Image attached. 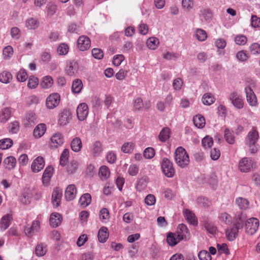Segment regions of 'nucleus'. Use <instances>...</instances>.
Instances as JSON below:
<instances>
[{"instance_id": "c756f323", "label": "nucleus", "mask_w": 260, "mask_h": 260, "mask_svg": "<svg viewBox=\"0 0 260 260\" xmlns=\"http://www.w3.org/2000/svg\"><path fill=\"white\" fill-rule=\"evenodd\" d=\"M181 240H179L176 233H169L167 236V241L168 244L171 246L176 245Z\"/></svg>"}, {"instance_id": "4be33fe9", "label": "nucleus", "mask_w": 260, "mask_h": 260, "mask_svg": "<svg viewBox=\"0 0 260 260\" xmlns=\"http://www.w3.org/2000/svg\"><path fill=\"white\" fill-rule=\"evenodd\" d=\"M258 138V132L253 128L250 131L246 137V144H256Z\"/></svg>"}, {"instance_id": "de8ad7c7", "label": "nucleus", "mask_w": 260, "mask_h": 260, "mask_svg": "<svg viewBox=\"0 0 260 260\" xmlns=\"http://www.w3.org/2000/svg\"><path fill=\"white\" fill-rule=\"evenodd\" d=\"M13 144V140L10 138H5L0 140V149L5 150L10 148Z\"/></svg>"}, {"instance_id": "3c124183", "label": "nucleus", "mask_w": 260, "mask_h": 260, "mask_svg": "<svg viewBox=\"0 0 260 260\" xmlns=\"http://www.w3.org/2000/svg\"><path fill=\"white\" fill-rule=\"evenodd\" d=\"M135 145L132 142H126L122 146L121 150L124 153H132L134 149Z\"/></svg>"}, {"instance_id": "8fccbe9b", "label": "nucleus", "mask_w": 260, "mask_h": 260, "mask_svg": "<svg viewBox=\"0 0 260 260\" xmlns=\"http://www.w3.org/2000/svg\"><path fill=\"white\" fill-rule=\"evenodd\" d=\"M19 123L17 121L11 122L9 123L8 129L11 134H16L19 130Z\"/></svg>"}, {"instance_id": "f704fd0d", "label": "nucleus", "mask_w": 260, "mask_h": 260, "mask_svg": "<svg viewBox=\"0 0 260 260\" xmlns=\"http://www.w3.org/2000/svg\"><path fill=\"white\" fill-rule=\"evenodd\" d=\"M109 237V233L107 228L103 227L101 228L98 232V239L101 243H104L106 241Z\"/></svg>"}, {"instance_id": "5fc2aeb1", "label": "nucleus", "mask_w": 260, "mask_h": 260, "mask_svg": "<svg viewBox=\"0 0 260 260\" xmlns=\"http://www.w3.org/2000/svg\"><path fill=\"white\" fill-rule=\"evenodd\" d=\"M39 84L38 79L35 76H30L28 80L27 87L30 89H34L37 87Z\"/></svg>"}, {"instance_id": "c03bdc74", "label": "nucleus", "mask_w": 260, "mask_h": 260, "mask_svg": "<svg viewBox=\"0 0 260 260\" xmlns=\"http://www.w3.org/2000/svg\"><path fill=\"white\" fill-rule=\"evenodd\" d=\"M159 41L155 37L149 38L146 42L147 47L151 50L155 49L159 45Z\"/></svg>"}, {"instance_id": "0eeeda50", "label": "nucleus", "mask_w": 260, "mask_h": 260, "mask_svg": "<svg viewBox=\"0 0 260 260\" xmlns=\"http://www.w3.org/2000/svg\"><path fill=\"white\" fill-rule=\"evenodd\" d=\"M229 100L232 105L237 109H242L244 106V102L242 96L236 92H232L229 95Z\"/></svg>"}, {"instance_id": "aec40b11", "label": "nucleus", "mask_w": 260, "mask_h": 260, "mask_svg": "<svg viewBox=\"0 0 260 260\" xmlns=\"http://www.w3.org/2000/svg\"><path fill=\"white\" fill-rule=\"evenodd\" d=\"M78 64L76 61H71L67 66L66 72L68 75L72 76L75 75L78 72Z\"/></svg>"}, {"instance_id": "ea45409f", "label": "nucleus", "mask_w": 260, "mask_h": 260, "mask_svg": "<svg viewBox=\"0 0 260 260\" xmlns=\"http://www.w3.org/2000/svg\"><path fill=\"white\" fill-rule=\"evenodd\" d=\"M53 83V80L51 76H47L43 78L41 82V86L42 88L47 89L51 87Z\"/></svg>"}, {"instance_id": "72a5a7b5", "label": "nucleus", "mask_w": 260, "mask_h": 260, "mask_svg": "<svg viewBox=\"0 0 260 260\" xmlns=\"http://www.w3.org/2000/svg\"><path fill=\"white\" fill-rule=\"evenodd\" d=\"M215 98L211 93H206L203 94L202 101L204 105L210 106L214 103Z\"/></svg>"}, {"instance_id": "f8f14e48", "label": "nucleus", "mask_w": 260, "mask_h": 260, "mask_svg": "<svg viewBox=\"0 0 260 260\" xmlns=\"http://www.w3.org/2000/svg\"><path fill=\"white\" fill-rule=\"evenodd\" d=\"M63 137L60 133H56L50 139V147L56 148L63 143Z\"/></svg>"}, {"instance_id": "2eb2a0df", "label": "nucleus", "mask_w": 260, "mask_h": 260, "mask_svg": "<svg viewBox=\"0 0 260 260\" xmlns=\"http://www.w3.org/2000/svg\"><path fill=\"white\" fill-rule=\"evenodd\" d=\"M247 102L251 106H255L257 103V99L253 90L250 87L245 88Z\"/></svg>"}, {"instance_id": "603ef678", "label": "nucleus", "mask_w": 260, "mask_h": 260, "mask_svg": "<svg viewBox=\"0 0 260 260\" xmlns=\"http://www.w3.org/2000/svg\"><path fill=\"white\" fill-rule=\"evenodd\" d=\"M47 252V248L46 246L43 244L37 245L36 247L35 253L38 256H42L44 255Z\"/></svg>"}, {"instance_id": "dca6fc26", "label": "nucleus", "mask_w": 260, "mask_h": 260, "mask_svg": "<svg viewBox=\"0 0 260 260\" xmlns=\"http://www.w3.org/2000/svg\"><path fill=\"white\" fill-rule=\"evenodd\" d=\"M77 194V188L74 184L69 185L64 193V196L67 200L72 201L73 200L76 196Z\"/></svg>"}, {"instance_id": "bb28decb", "label": "nucleus", "mask_w": 260, "mask_h": 260, "mask_svg": "<svg viewBox=\"0 0 260 260\" xmlns=\"http://www.w3.org/2000/svg\"><path fill=\"white\" fill-rule=\"evenodd\" d=\"M235 202L236 204L241 210H246L249 208V202L245 198L238 197L236 199Z\"/></svg>"}, {"instance_id": "bf43d9fd", "label": "nucleus", "mask_w": 260, "mask_h": 260, "mask_svg": "<svg viewBox=\"0 0 260 260\" xmlns=\"http://www.w3.org/2000/svg\"><path fill=\"white\" fill-rule=\"evenodd\" d=\"M198 257L200 260H212V257L210 253L205 250L200 251L198 253Z\"/></svg>"}, {"instance_id": "052dcab7", "label": "nucleus", "mask_w": 260, "mask_h": 260, "mask_svg": "<svg viewBox=\"0 0 260 260\" xmlns=\"http://www.w3.org/2000/svg\"><path fill=\"white\" fill-rule=\"evenodd\" d=\"M247 41V38L243 35H239L235 37V42L238 45H244Z\"/></svg>"}, {"instance_id": "423d86ee", "label": "nucleus", "mask_w": 260, "mask_h": 260, "mask_svg": "<svg viewBox=\"0 0 260 260\" xmlns=\"http://www.w3.org/2000/svg\"><path fill=\"white\" fill-rule=\"evenodd\" d=\"M259 226V221L256 218H250L245 223L246 232L249 235L254 234Z\"/></svg>"}, {"instance_id": "680f3d73", "label": "nucleus", "mask_w": 260, "mask_h": 260, "mask_svg": "<svg viewBox=\"0 0 260 260\" xmlns=\"http://www.w3.org/2000/svg\"><path fill=\"white\" fill-rule=\"evenodd\" d=\"M217 248L218 251L220 254L224 253L226 255H228L230 254V251L228 247L226 244L222 243L221 244H217Z\"/></svg>"}, {"instance_id": "13d9d810", "label": "nucleus", "mask_w": 260, "mask_h": 260, "mask_svg": "<svg viewBox=\"0 0 260 260\" xmlns=\"http://www.w3.org/2000/svg\"><path fill=\"white\" fill-rule=\"evenodd\" d=\"M100 217L103 222L108 221L110 217L108 210L106 208L102 209L100 213Z\"/></svg>"}, {"instance_id": "a878e982", "label": "nucleus", "mask_w": 260, "mask_h": 260, "mask_svg": "<svg viewBox=\"0 0 260 260\" xmlns=\"http://www.w3.org/2000/svg\"><path fill=\"white\" fill-rule=\"evenodd\" d=\"M61 216L58 213H52L50 217V224L53 227L58 226L61 223Z\"/></svg>"}, {"instance_id": "7ed1b4c3", "label": "nucleus", "mask_w": 260, "mask_h": 260, "mask_svg": "<svg viewBox=\"0 0 260 260\" xmlns=\"http://www.w3.org/2000/svg\"><path fill=\"white\" fill-rule=\"evenodd\" d=\"M255 167L254 161L249 157H243L239 162L238 169L240 172L247 173Z\"/></svg>"}, {"instance_id": "774afa93", "label": "nucleus", "mask_w": 260, "mask_h": 260, "mask_svg": "<svg viewBox=\"0 0 260 260\" xmlns=\"http://www.w3.org/2000/svg\"><path fill=\"white\" fill-rule=\"evenodd\" d=\"M250 50L252 54H256L260 53V45L257 43L252 44L250 46Z\"/></svg>"}, {"instance_id": "e2e57ef3", "label": "nucleus", "mask_w": 260, "mask_h": 260, "mask_svg": "<svg viewBox=\"0 0 260 260\" xmlns=\"http://www.w3.org/2000/svg\"><path fill=\"white\" fill-rule=\"evenodd\" d=\"M13 54V49L11 46H8L3 49V55L5 59L10 58Z\"/></svg>"}, {"instance_id": "4468645a", "label": "nucleus", "mask_w": 260, "mask_h": 260, "mask_svg": "<svg viewBox=\"0 0 260 260\" xmlns=\"http://www.w3.org/2000/svg\"><path fill=\"white\" fill-rule=\"evenodd\" d=\"M12 220V214H7L3 216L0 221V230L3 231H5L10 225Z\"/></svg>"}, {"instance_id": "f257e3e1", "label": "nucleus", "mask_w": 260, "mask_h": 260, "mask_svg": "<svg viewBox=\"0 0 260 260\" xmlns=\"http://www.w3.org/2000/svg\"><path fill=\"white\" fill-rule=\"evenodd\" d=\"M175 159L176 164L182 168L187 166L189 162V156L185 149L182 147H179L176 149Z\"/></svg>"}, {"instance_id": "09e8293b", "label": "nucleus", "mask_w": 260, "mask_h": 260, "mask_svg": "<svg viewBox=\"0 0 260 260\" xmlns=\"http://www.w3.org/2000/svg\"><path fill=\"white\" fill-rule=\"evenodd\" d=\"M12 79V76L10 72L4 71L0 74V82L3 83H8Z\"/></svg>"}, {"instance_id": "f3484780", "label": "nucleus", "mask_w": 260, "mask_h": 260, "mask_svg": "<svg viewBox=\"0 0 260 260\" xmlns=\"http://www.w3.org/2000/svg\"><path fill=\"white\" fill-rule=\"evenodd\" d=\"M40 227V222L37 220H35L32 221L31 226H26L25 228V233L27 236L31 237L35 232L39 231Z\"/></svg>"}, {"instance_id": "f03ea898", "label": "nucleus", "mask_w": 260, "mask_h": 260, "mask_svg": "<svg viewBox=\"0 0 260 260\" xmlns=\"http://www.w3.org/2000/svg\"><path fill=\"white\" fill-rule=\"evenodd\" d=\"M161 168L164 175L169 178H172L175 174V170L173 164L167 158L164 157L161 161Z\"/></svg>"}, {"instance_id": "393cba45", "label": "nucleus", "mask_w": 260, "mask_h": 260, "mask_svg": "<svg viewBox=\"0 0 260 260\" xmlns=\"http://www.w3.org/2000/svg\"><path fill=\"white\" fill-rule=\"evenodd\" d=\"M53 168L51 166L47 167L44 171L42 176V181L44 185H47L53 174Z\"/></svg>"}, {"instance_id": "a211bd4d", "label": "nucleus", "mask_w": 260, "mask_h": 260, "mask_svg": "<svg viewBox=\"0 0 260 260\" xmlns=\"http://www.w3.org/2000/svg\"><path fill=\"white\" fill-rule=\"evenodd\" d=\"M61 197L62 191L60 189L57 188L53 190L52 194V203L54 207L59 206Z\"/></svg>"}, {"instance_id": "412c9836", "label": "nucleus", "mask_w": 260, "mask_h": 260, "mask_svg": "<svg viewBox=\"0 0 260 260\" xmlns=\"http://www.w3.org/2000/svg\"><path fill=\"white\" fill-rule=\"evenodd\" d=\"M239 229V228L236 227L235 225L228 228L225 232L227 239L230 241H234L238 235Z\"/></svg>"}, {"instance_id": "37998d69", "label": "nucleus", "mask_w": 260, "mask_h": 260, "mask_svg": "<svg viewBox=\"0 0 260 260\" xmlns=\"http://www.w3.org/2000/svg\"><path fill=\"white\" fill-rule=\"evenodd\" d=\"M218 218L221 222L225 224L230 225L232 223V217L226 212L221 213L218 216Z\"/></svg>"}, {"instance_id": "b1692460", "label": "nucleus", "mask_w": 260, "mask_h": 260, "mask_svg": "<svg viewBox=\"0 0 260 260\" xmlns=\"http://www.w3.org/2000/svg\"><path fill=\"white\" fill-rule=\"evenodd\" d=\"M3 163L6 169L11 170L16 166V159L14 156H9L4 160Z\"/></svg>"}, {"instance_id": "c85d7f7f", "label": "nucleus", "mask_w": 260, "mask_h": 260, "mask_svg": "<svg viewBox=\"0 0 260 260\" xmlns=\"http://www.w3.org/2000/svg\"><path fill=\"white\" fill-rule=\"evenodd\" d=\"M46 127L45 124L40 123L38 124L34 130V136L35 138L41 137L45 133Z\"/></svg>"}, {"instance_id": "20e7f679", "label": "nucleus", "mask_w": 260, "mask_h": 260, "mask_svg": "<svg viewBox=\"0 0 260 260\" xmlns=\"http://www.w3.org/2000/svg\"><path fill=\"white\" fill-rule=\"evenodd\" d=\"M72 114L69 109H64L58 114V124L60 126L66 125L72 119Z\"/></svg>"}, {"instance_id": "864d4df0", "label": "nucleus", "mask_w": 260, "mask_h": 260, "mask_svg": "<svg viewBox=\"0 0 260 260\" xmlns=\"http://www.w3.org/2000/svg\"><path fill=\"white\" fill-rule=\"evenodd\" d=\"M78 162L76 160L71 161L67 166V172L70 174H72L75 173L78 168Z\"/></svg>"}, {"instance_id": "6ab92c4d", "label": "nucleus", "mask_w": 260, "mask_h": 260, "mask_svg": "<svg viewBox=\"0 0 260 260\" xmlns=\"http://www.w3.org/2000/svg\"><path fill=\"white\" fill-rule=\"evenodd\" d=\"M183 214L186 220L191 224L197 225L198 223V220L195 214L189 209H185Z\"/></svg>"}, {"instance_id": "e433bc0d", "label": "nucleus", "mask_w": 260, "mask_h": 260, "mask_svg": "<svg viewBox=\"0 0 260 260\" xmlns=\"http://www.w3.org/2000/svg\"><path fill=\"white\" fill-rule=\"evenodd\" d=\"M200 12V16L203 18L206 21H210L213 17V12L210 9H202Z\"/></svg>"}, {"instance_id": "ddd939ff", "label": "nucleus", "mask_w": 260, "mask_h": 260, "mask_svg": "<svg viewBox=\"0 0 260 260\" xmlns=\"http://www.w3.org/2000/svg\"><path fill=\"white\" fill-rule=\"evenodd\" d=\"M90 152L94 157L100 156L103 150V145L99 141L94 142L90 148Z\"/></svg>"}, {"instance_id": "6e6d98bb", "label": "nucleus", "mask_w": 260, "mask_h": 260, "mask_svg": "<svg viewBox=\"0 0 260 260\" xmlns=\"http://www.w3.org/2000/svg\"><path fill=\"white\" fill-rule=\"evenodd\" d=\"M155 150L152 147L146 148L143 152V156L146 159H151L155 155Z\"/></svg>"}, {"instance_id": "49530a36", "label": "nucleus", "mask_w": 260, "mask_h": 260, "mask_svg": "<svg viewBox=\"0 0 260 260\" xmlns=\"http://www.w3.org/2000/svg\"><path fill=\"white\" fill-rule=\"evenodd\" d=\"M11 115V111L9 108H5L0 114V121L3 123L6 122Z\"/></svg>"}, {"instance_id": "58836bf2", "label": "nucleus", "mask_w": 260, "mask_h": 260, "mask_svg": "<svg viewBox=\"0 0 260 260\" xmlns=\"http://www.w3.org/2000/svg\"><path fill=\"white\" fill-rule=\"evenodd\" d=\"M82 146V142L79 138H75L73 139L71 143V147L73 151L74 152H79Z\"/></svg>"}, {"instance_id": "0e129e2a", "label": "nucleus", "mask_w": 260, "mask_h": 260, "mask_svg": "<svg viewBox=\"0 0 260 260\" xmlns=\"http://www.w3.org/2000/svg\"><path fill=\"white\" fill-rule=\"evenodd\" d=\"M213 144V141L211 137L207 136L204 138L202 141V146L205 148H210Z\"/></svg>"}, {"instance_id": "4d7b16f0", "label": "nucleus", "mask_w": 260, "mask_h": 260, "mask_svg": "<svg viewBox=\"0 0 260 260\" xmlns=\"http://www.w3.org/2000/svg\"><path fill=\"white\" fill-rule=\"evenodd\" d=\"M17 79L19 82H24L28 78V75L26 71L21 69L17 74Z\"/></svg>"}, {"instance_id": "6e6552de", "label": "nucleus", "mask_w": 260, "mask_h": 260, "mask_svg": "<svg viewBox=\"0 0 260 260\" xmlns=\"http://www.w3.org/2000/svg\"><path fill=\"white\" fill-rule=\"evenodd\" d=\"M90 40L86 36H81L77 40V47L80 51H86L90 47Z\"/></svg>"}, {"instance_id": "c9c22d12", "label": "nucleus", "mask_w": 260, "mask_h": 260, "mask_svg": "<svg viewBox=\"0 0 260 260\" xmlns=\"http://www.w3.org/2000/svg\"><path fill=\"white\" fill-rule=\"evenodd\" d=\"M91 197L89 193H86L82 195L79 201L80 205L83 208L88 206L91 203Z\"/></svg>"}, {"instance_id": "9b49d317", "label": "nucleus", "mask_w": 260, "mask_h": 260, "mask_svg": "<svg viewBox=\"0 0 260 260\" xmlns=\"http://www.w3.org/2000/svg\"><path fill=\"white\" fill-rule=\"evenodd\" d=\"M45 161L43 157L38 156L32 161L31 165V169L34 173H38L41 171L44 167Z\"/></svg>"}, {"instance_id": "cd10ccee", "label": "nucleus", "mask_w": 260, "mask_h": 260, "mask_svg": "<svg viewBox=\"0 0 260 260\" xmlns=\"http://www.w3.org/2000/svg\"><path fill=\"white\" fill-rule=\"evenodd\" d=\"M193 36L200 42H203L207 38V32L201 28H196L194 30Z\"/></svg>"}, {"instance_id": "79ce46f5", "label": "nucleus", "mask_w": 260, "mask_h": 260, "mask_svg": "<svg viewBox=\"0 0 260 260\" xmlns=\"http://www.w3.org/2000/svg\"><path fill=\"white\" fill-rule=\"evenodd\" d=\"M170 131L169 128H163L158 135L159 140L162 142H166L170 138Z\"/></svg>"}, {"instance_id": "1a4fd4ad", "label": "nucleus", "mask_w": 260, "mask_h": 260, "mask_svg": "<svg viewBox=\"0 0 260 260\" xmlns=\"http://www.w3.org/2000/svg\"><path fill=\"white\" fill-rule=\"evenodd\" d=\"M175 233L177 235L179 240H188L189 239L190 233L189 230L184 224H179Z\"/></svg>"}, {"instance_id": "9d476101", "label": "nucleus", "mask_w": 260, "mask_h": 260, "mask_svg": "<svg viewBox=\"0 0 260 260\" xmlns=\"http://www.w3.org/2000/svg\"><path fill=\"white\" fill-rule=\"evenodd\" d=\"M77 116L78 119L83 121L87 117L88 114V107L86 103H82L80 104L77 107Z\"/></svg>"}, {"instance_id": "4c0bfd02", "label": "nucleus", "mask_w": 260, "mask_h": 260, "mask_svg": "<svg viewBox=\"0 0 260 260\" xmlns=\"http://www.w3.org/2000/svg\"><path fill=\"white\" fill-rule=\"evenodd\" d=\"M99 176L102 180H107L110 176V171L106 166H102L100 167L99 172Z\"/></svg>"}, {"instance_id": "7c9ffc66", "label": "nucleus", "mask_w": 260, "mask_h": 260, "mask_svg": "<svg viewBox=\"0 0 260 260\" xmlns=\"http://www.w3.org/2000/svg\"><path fill=\"white\" fill-rule=\"evenodd\" d=\"M224 137L227 143L230 144H233L235 142L234 132L228 128H226L224 131Z\"/></svg>"}, {"instance_id": "5701e85b", "label": "nucleus", "mask_w": 260, "mask_h": 260, "mask_svg": "<svg viewBox=\"0 0 260 260\" xmlns=\"http://www.w3.org/2000/svg\"><path fill=\"white\" fill-rule=\"evenodd\" d=\"M245 220V215L241 212H238L234 217V225L241 229L243 226Z\"/></svg>"}, {"instance_id": "39448f33", "label": "nucleus", "mask_w": 260, "mask_h": 260, "mask_svg": "<svg viewBox=\"0 0 260 260\" xmlns=\"http://www.w3.org/2000/svg\"><path fill=\"white\" fill-rule=\"evenodd\" d=\"M60 96L57 93L50 94L46 100V106L48 109H53L59 104Z\"/></svg>"}, {"instance_id": "69168bd1", "label": "nucleus", "mask_w": 260, "mask_h": 260, "mask_svg": "<svg viewBox=\"0 0 260 260\" xmlns=\"http://www.w3.org/2000/svg\"><path fill=\"white\" fill-rule=\"evenodd\" d=\"M69 51L68 46L64 43H62L57 48V52L59 55H66Z\"/></svg>"}, {"instance_id": "338daca9", "label": "nucleus", "mask_w": 260, "mask_h": 260, "mask_svg": "<svg viewBox=\"0 0 260 260\" xmlns=\"http://www.w3.org/2000/svg\"><path fill=\"white\" fill-rule=\"evenodd\" d=\"M10 34L13 39L18 40L21 35L20 30L18 27H13L11 29Z\"/></svg>"}, {"instance_id": "473e14b6", "label": "nucleus", "mask_w": 260, "mask_h": 260, "mask_svg": "<svg viewBox=\"0 0 260 260\" xmlns=\"http://www.w3.org/2000/svg\"><path fill=\"white\" fill-rule=\"evenodd\" d=\"M25 26L29 29H36L39 26V22L37 19L29 18L25 21Z\"/></svg>"}, {"instance_id": "a19ab883", "label": "nucleus", "mask_w": 260, "mask_h": 260, "mask_svg": "<svg viewBox=\"0 0 260 260\" xmlns=\"http://www.w3.org/2000/svg\"><path fill=\"white\" fill-rule=\"evenodd\" d=\"M194 125L198 128H203L205 125V120L203 116L198 115L193 118Z\"/></svg>"}, {"instance_id": "2f4dec72", "label": "nucleus", "mask_w": 260, "mask_h": 260, "mask_svg": "<svg viewBox=\"0 0 260 260\" xmlns=\"http://www.w3.org/2000/svg\"><path fill=\"white\" fill-rule=\"evenodd\" d=\"M83 88V83L80 79H76L72 82V91L74 93H79Z\"/></svg>"}, {"instance_id": "a18cd8bd", "label": "nucleus", "mask_w": 260, "mask_h": 260, "mask_svg": "<svg viewBox=\"0 0 260 260\" xmlns=\"http://www.w3.org/2000/svg\"><path fill=\"white\" fill-rule=\"evenodd\" d=\"M69 150L68 149H65L63 150L60 156V165L62 167L65 166L69 161Z\"/></svg>"}]
</instances>
